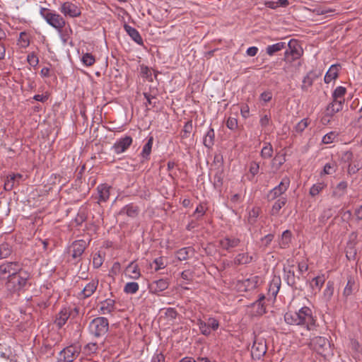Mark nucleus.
Segmentation results:
<instances>
[{
	"instance_id": "1",
	"label": "nucleus",
	"mask_w": 362,
	"mask_h": 362,
	"mask_svg": "<svg viewBox=\"0 0 362 362\" xmlns=\"http://www.w3.org/2000/svg\"><path fill=\"white\" fill-rule=\"evenodd\" d=\"M284 321L288 325L303 326L309 331L316 328V319L312 310L307 306L302 307L298 312L286 313Z\"/></svg>"
},
{
	"instance_id": "2",
	"label": "nucleus",
	"mask_w": 362,
	"mask_h": 362,
	"mask_svg": "<svg viewBox=\"0 0 362 362\" xmlns=\"http://www.w3.org/2000/svg\"><path fill=\"white\" fill-rule=\"evenodd\" d=\"M31 274L21 267L20 271L11 275L5 283L6 288L11 293L25 292L31 286Z\"/></svg>"
},
{
	"instance_id": "3",
	"label": "nucleus",
	"mask_w": 362,
	"mask_h": 362,
	"mask_svg": "<svg viewBox=\"0 0 362 362\" xmlns=\"http://www.w3.org/2000/svg\"><path fill=\"white\" fill-rule=\"evenodd\" d=\"M40 14L49 25L58 31H61L66 25V21L61 15L48 8H41Z\"/></svg>"
},
{
	"instance_id": "4",
	"label": "nucleus",
	"mask_w": 362,
	"mask_h": 362,
	"mask_svg": "<svg viewBox=\"0 0 362 362\" xmlns=\"http://www.w3.org/2000/svg\"><path fill=\"white\" fill-rule=\"evenodd\" d=\"M88 329L90 334L93 336L95 337H103L108 331V320L104 317H95L90 322Z\"/></svg>"
},
{
	"instance_id": "5",
	"label": "nucleus",
	"mask_w": 362,
	"mask_h": 362,
	"mask_svg": "<svg viewBox=\"0 0 362 362\" xmlns=\"http://www.w3.org/2000/svg\"><path fill=\"white\" fill-rule=\"evenodd\" d=\"M284 52V60L292 62L299 59L303 54V49L301 46L294 40H291L288 44Z\"/></svg>"
},
{
	"instance_id": "6",
	"label": "nucleus",
	"mask_w": 362,
	"mask_h": 362,
	"mask_svg": "<svg viewBox=\"0 0 362 362\" xmlns=\"http://www.w3.org/2000/svg\"><path fill=\"white\" fill-rule=\"evenodd\" d=\"M291 180L287 176L282 178L280 183L269 191L267 198L268 201H274L283 195L288 189Z\"/></svg>"
},
{
	"instance_id": "7",
	"label": "nucleus",
	"mask_w": 362,
	"mask_h": 362,
	"mask_svg": "<svg viewBox=\"0 0 362 362\" xmlns=\"http://www.w3.org/2000/svg\"><path fill=\"white\" fill-rule=\"evenodd\" d=\"M22 265L18 262H4L0 264V279H4L7 276V279L11 275L19 272Z\"/></svg>"
},
{
	"instance_id": "8",
	"label": "nucleus",
	"mask_w": 362,
	"mask_h": 362,
	"mask_svg": "<svg viewBox=\"0 0 362 362\" xmlns=\"http://www.w3.org/2000/svg\"><path fill=\"white\" fill-rule=\"evenodd\" d=\"M81 352V346L72 344L62 350L59 353L60 360L64 362H73Z\"/></svg>"
},
{
	"instance_id": "9",
	"label": "nucleus",
	"mask_w": 362,
	"mask_h": 362,
	"mask_svg": "<svg viewBox=\"0 0 362 362\" xmlns=\"http://www.w3.org/2000/svg\"><path fill=\"white\" fill-rule=\"evenodd\" d=\"M267 350L265 340L263 338H255L251 349V355L254 359H260Z\"/></svg>"
},
{
	"instance_id": "10",
	"label": "nucleus",
	"mask_w": 362,
	"mask_h": 362,
	"mask_svg": "<svg viewBox=\"0 0 362 362\" xmlns=\"http://www.w3.org/2000/svg\"><path fill=\"white\" fill-rule=\"evenodd\" d=\"M59 11L65 16H69L70 18H76L80 16L81 14V8L76 4L69 1L62 4Z\"/></svg>"
},
{
	"instance_id": "11",
	"label": "nucleus",
	"mask_w": 362,
	"mask_h": 362,
	"mask_svg": "<svg viewBox=\"0 0 362 362\" xmlns=\"http://www.w3.org/2000/svg\"><path fill=\"white\" fill-rule=\"evenodd\" d=\"M88 246V243L84 240H78L74 241L69 248V252L73 259H80L86 248Z\"/></svg>"
},
{
	"instance_id": "12",
	"label": "nucleus",
	"mask_w": 362,
	"mask_h": 362,
	"mask_svg": "<svg viewBox=\"0 0 362 362\" xmlns=\"http://www.w3.org/2000/svg\"><path fill=\"white\" fill-rule=\"evenodd\" d=\"M133 141L130 136H125L116 141L112 148L116 154H120L125 152L132 145Z\"/></svg>"
},
{
	"instance_id": "13",
	"label": "nucleus",
	"mask_w": 362,
	"mask_h": 362,
	"mask_svg": "<svg viewBox=\"0 0 362 362\" xmlns=\"http://www.w3.org/2000/svg\"><path fill=\"white\" fill-rule=\"evenodd\" d=\"M240 243V240L233 236H226L219 240L220 247L228 252L232 251Z\"/></svg>"
},
{
	"instance_id": "14",
	"label": "nucleus",
	"mask_w": 362,
	"mask_h": 362,
	"mask_svg": "<svg viewBox=\"0 0 362 362\" xmlns=\"http://www.w3.org/2000/svg\"><path fill=\"white\" fill-rule=\"evenodd\" d=\"M344 101V99H340V100L332 99V101L329 103L326 107L325 117H332L336 113L342 110Z\"/></svg>"
},
{
	"instance_id": "15",
	"label": "nucleus",
	"mask_w": 362,
	"mask_h": 362,
	"mask_svg": "<svg viewBox=\"0 0 362 362\" xmlns=\"http://www.w3.org/2000/svg\"><path fill=\"white\" fill-rule=\"evenodd\" d=\"M327 344V340L323 337H315L310 342V348L320 354H323Z\"/></svg>"
},
{
	"instance_id": "16",
	"label": "nucleus",
	"mask_w": 362,
	"mask_h": 362,
	"mask_svg": "<svg viewBox=\"0 0 362 362\" xmlns=\"http://www.w3.org/2000/svg\"><path fill=\"white\" fill-rule=\"evenodd\" d=\"M169 285L170 281L168 279H160L151 282L149 286V289L151 293H158L166 290Z\"/></svg>"
},
{
	"instance_id": "17",
	"label": "nucleus",
	"mask_w": 362,
	"mask_h": 362,
	"mask_svg": "<svg viewBox=\"0 0 362 362\" xmlns=\"http://www.w3.org/2000/svg\"><path fill=\"white\" fill-rule=\"evenodd\" d=\"M98 279H92L90 282L86 284L78 294L81 298H87L90 297L96 291L98 286Z\"/></svg>"
},
{
	"instance_id": "18",
	"label": "nucleus",
	"mask_w": 362,
	"mask_h": 362,
	"mask_svg": "<svg viewBox=\"0 0 362 362\" xmlns=\"http://www.w3.org/2000/svg\"><path fill=\"white\" fill-rule=\"evenodd\" d=\"M111 187L107 184H100L97 187L98 203L106 202L110 195Z\"/></svg>"
},
{
	"instance_id": "19",
	"label": "nucleus",
	"mask_w": 362,
	"mask_h": 362,
	"mask_svg": "<svg viewBox=\"0 0 362 362\" xmlns=\"http://www.w3.org/2000/svg\"><path fill=\"white\" fill-rule=\"evenodd\" d=\"M115 310V300L107 298L100 302L99 313L101 315H110Z\"/></svg>"
},
{
	"instance_id": "20",
	"label": "nucleus",
	"mask_w": 362,
	"mask_h": 362,
	"mask_svg": "<svg viewBox=\"0 0 362 362\" xmlns=\"http://www.w3.org/2000/svg\"><path fill=\"white\" fill-rule=\"evenodd\" d=\"M22 177L23 175L20 173H13L7 176L4 182V189L6 191L12 190L16 185H19V181Z\"/></svg>"
},
{
	"instance_id": "21",
	"label": "nucleus",
	"mask_w": 362,
	"mask_h": 362,
	"mask_svg": "<svg viewBox=\"0 0 362 362\" xmlns=\"http://www.w3.org/2000/svg\"><path fill=\"white\" fill-rule=\"evenodd\" d=\"M124 29L132 38V40H134L136 43L139 45H142L144 44L143 39L136 29L126 23L124 25Z\"/></svg>"
},
{
	"instance_id": "22",
	"label": "nucleus",
	"mask_w": 362,
	"mask_h": 362,
	"mask_svg": "<svg viewBox=\"0 0 362 362\" xmlns=\"http://www.w3.org/2000/svg\"><path fill=\"white\" fill-rule=\"evenodd\" d=\"M71 315V311L69 309L66 308H62L60 312L57 315L56 319H55V324L59 328L62 327L66 322H67L68 319L69 318Z\"/></svg>"
},
{
	"instance_id": "23",
	"label": "nucleus",
	"mask_w": 362,
	"mask_h": 362,
	"mask_svg": "<svg viewBox=\"0 0 362 362\" xmlns=\"http://www.w3.org/2000/svg\"><path fill=\"white\" fill-rule=\"evenodd\" d=\"M284 279L287 284L291 287L296 285V276L293 269V266H288L284 267Z\"/></svg>"
},
{
	"instance_id": "24",
	"label": "nucleus",
	"mask_w": 362,
	"mask_h": 362,
	"mask_svg": "<svg viewBox=\"0 0 362 362\" xmlns=\"http://www.w3.org/2000/svg\"><path fill=\"white\" fill-rule=\"evenodd\" d=\"M341 66L339 64H332L328 71H327L325 78L324 81L325 83H329L332 81L335 80L338 77V73L340 69Z\"/></svg>"
},
{
	"instance_id": "25",
	"label": "nucleus",
	"mask_w": 362,
	"mask_h": 362,
	"mask_svg": "<svg viewBox=\"0 0 362 362\" xmlns=\"http://www.w3.org/2000/svg\"><path fill=\"white\" fill-rule=\"evenodd\" d=\"M139 207L134 205L133 204H129L124 206L119 211V215L126 214L131 218H135L139 214Z\"/></svg>"
},
{
	"instance_id": "26",
	"label": "nucleus",
	"mask_w": 362,
	"mask_h": 362,
	"mask_svg": "<svg viewBox=\"0 0 362 362\" xmlns=\"http://www.w3.org/2000/svg\"><path fill=\"white\" fill-rule=\"evenodd\" d=\"M317 76L312 71L307 74L303 78L301 85V90L303 91H308L309 88L313 86L314 81L316 79Z\"/></svg>"
},
{
	"instance_id": "27",
	"label": "nucleus",
	"mask_w": 362,
	"mask_h": 362,
	"mask_svg": "<svg viewBox=\"0 0 362 362\" xmlns=\"http://www.w3.org/2000/svg\"><path fill=\"white\" fill-rule=\"evenodd\" d=\"M252 259V256L249 255L248 253H239L234 258L233 264L235 266L247 264H250Z\"/></svg>"
},
{
	"instance_id": "28",
	"label": "nucleus",
	"mask_w": 362,
	"mask_h": 362,
	"mask_svg": "<svg viewBox=\"0 0 362 362\" xmlns=\"http://www.w3.org/2000/svg\"><path fill=\"white\" fill-rule=\"evenodd\" d=\"M286 48V43L285 42H279L276 44L268 45L266 48V53L269 56H273L276 52Z\"/></svg>"
},
{
	"instance_id": "29",
	"label": "nucleus",
	"mask_w": 362,
	"mask_h": 362,
	"mask_svg": "<svg viewBox=\"0 0 362 362\" xmlns=\"http://www.w3.org/2000/svg\"><path fill=\"white\" fill-rule=\"evenodd\" d=\"M215 133L213 128L210 127L204 136V145L210 148L214 144Z\"/></svg>"
},
{
	"instance_id": "30",
	"label": "nucleus",
	"mask_w": 362,
	"mask_h": 362,
	"mask_svg": "<svg viewBox=\"0 0 362 362\" xmlns=\"http://www.w3.org/2000/svg\"><path fill=\"white\" fill-rule=\"evenodd\" d=\"M12 252V247L8 243H0V259L8 257Z\"/></svg>"
},
{
	"instance_id": "31",
	"label": "nucleus",
	"mask_w": 362,
	"mask_h": 362,
	"mask_svg": "<svg viewBox=\"0 0 362 362\" xmlns=\"http://www.w3.org/2000/svg\"><path fill=\"white\" fill-rule=\"evenodd\" d=\"M292 234L289 230L283 232L281 238L279 240V245L281 248H287L291 240Z\"/></svg>"
},
{
	"instance_id": "32",
	"label": "nucleus",
	"mask_w": 362,
	"mask_h": 362,
	"mask_svg": "<svg viewBox=\"0 0 362 362\" xmlns=\"http://www.w3.org/2000/svg\"><path fill=\"white\" fill-rule=\"evenodd\" d=\"M334 283L332 281H329L326 284V288L323 291V300L328 303L331 300L333 294H334Z\"/></svg>"
},
{
	"instance_id": "33",
	"label": "nucleus",
	"mask_w": 362,
	"mask_h": 362,
	"mask_svg": "<svg viewBox=\"0 0 362 362\" xmlns=\"http://www.w3.org/2000/svg\"><path fill=\"white\" fill-rule=\"evenodd\" d=\"M287 202V199L286 197H281L278 199L273 204L271 214L272 216H276L279 214L281 209L285 206Z\"/></svg>"
},
{
	"instance_id": "34",
	"label": "nucleus",
	"mask_w": 362,
	"mask_h": 362,
	"mask_svg": "<svg viewBox=\"0 0 362 362\" xmlns=\"http://www.w3.org/2000/svg\"><path fill=\"white\" fill-rule=\"evenodd\" d=\"M153 143V136H150L148 139L147 143L144 146L142 151L141 153V157L145 160L149 159V156L151 152L152 146Z\"/></svg>"
},
{
	"instance_id": "35",
	"label": "nucleus",
	"mask_w": 362,
	"mask_h": 362,
	"mask_svg": "<svg viewBox=\"0 0 362 362\" xmlns=\"http://www.w3.org/2000/svg\"><path fill=\"white\" fill-rule=\"evenodd\" d=\"M348 187V183L346 181L340 182L336 187L335 189L333 192V196L337 197H343Z\"/></svg>"
},
{
	"instance_id": "36",
	"label": "nucleus",
	"mask_w": 362,
	"mask_h": 362,
	"mask_svg": "<svg viewBox=\"0 0 362 362\" xmlns=\"http://www.w3.org/2000/svg\"><path fill=\"white\" fill-rule=\"evenodd\" d=\"M127 272L129 273V277L133 279H137L140 277V270L137 264L131 262L127 267Z\"/></svg>"
},
{
	"instance_id": "37",
	"label": "nucleus",
	"mask_w": 362,
	"mask_h": 362,
	"mask_svg": "<svg viewBox=\"0 0 362 362\" xmlns=\"http://www.w3.org/2000/svg\"><path fill=\"white\" fill-rule=\"evenodd\" d=\"M281 285V280L279 278H274L272 279L271 284L269 287V293L273 296L276 297L279 289Z\"/></svg>"
},
{
	"instance_id": "38",
	"label": "nucleus",
	"mask_w": 362,
	"mask_h": 362,
	"mask_svg": "<svg viewBox=\"0 0 362 362\" xmlns=\"http://www.w3.org/2000/svg\"><path fill=\"white\" fill-rule=\"evenodd\" d=\"M273 147L269 142L264 143V146L261 151V157L264 159L270 158L273 155Z\"/></svg>"
},
{
	"instance_id": "39",
	"label": "nucleus",
	"mask_w": 362,
	"mask_h": 362,
	"mask_svg": "<svg viewBox=\"0 0 362 362\" xmlns=\"http://www.w3.org/2000/svg\"><path fill=\"white\" fill-rule=\"evenodd\" d=\"M264 299L265 296L264 295H260L259 296V298L253 303V305L255 307L257 308V313L259 315H262L265 313V307H264Z\"/></svg>"
},
{
	"instance_id": "40",
	"label": "nucleus",
	"mask_w": 362,
	"mask_h": 362,
	"mask_svg": "<svg viewBox=\"0 0 362 362\" xmlns=\"http://www.w3.org/2000/svg\"><path fill=\"white\" fill-rule=\"evenodd\" d=\"M139 288V286L136 282H128L124 287V292L129 294L136 293Z\"/></svg>"
},
{
	"instance_id": "41",
	"label": "nucleus",
	"mask_w": 362,
	"mask_h": 362,
	"mask_svg": "<svg viewBox=\"0 0 362 362\" xmlns=\"http://www.w3.org/2000/svg\"><path fill=\"white\" fill-rule=\"evenodd\" d=\"M197 325L199 327V331L201 334H202L204 336H209L211 334V329L207 326V324L205 321L199 319L197 322Z\"/></svg>"
},
{
	"instance_id": "42",
	"label": "nucleus",
	"mask_w": 362,
	"mask_h": 362,
	"mask_svg": "<svg viewBox=\"0 0 362 362\" xmlns=\"http://www.w3.org/2000/svg\"><path fill=\"white\" fill-rule=\"evenodd\" d=\"M337 169V165L336 163L334 161H330L325 165L322 174L332 175L336 172Z\"/></svg>"
},
{
	"instance_id": "43",
	"label": "nucleus",
	"mask_w": 362,
	"mask_h": 362,
	"mask_svg": "<svg viewBox=\"0 0 362 362\" xmlns=\"http://www.w3.org/2000/svg\"><path fill=\"white\" fill-rule=\"evenodd\" d=\"M346 89L344 86H337L332 93V99L339 100L344 99V96L346 94Z\"/></svg>"
},
{
	"instance_id": "44",
	"label": "nucleus",
	"mask_w": 362,
	"mask_h": 362,
	"mask_svg": "<svg viewBox=\"0 0 362 362\" xmlns=\"http://www.w3.org/2000/svg\"><path fill=\"white\" fill-rule=\"evenodd\" d=\"M325 187L326 185L324 182L316 183L310 187L309 193L310 196L315 197L319 194Z\"/></svg>"
},
{
	"instance_id": "45",
	"label": "nucleus",
	"mask_w": 362,
	"mask_h": 362,
	"mask_svg": "<svg viewBox=\"0 0 362 362\" xmlns=\"http://www.w3.org/2000/svg\"><path fill=\"white\" fill-rule=\"evenodd\" d=\"M260 209L259 207H253L248 213V222L250 224H254L260 213Z\"/></svg>"
},
{
	"instance_id": "46",
	"label": "nucleus",
	"mask_w": 362,
	"mask_h": 362,
	"mask_svg": "<svg viewBox=\"0 0 362 362\" xmlns=\"http://www.w3.org/2000/svg\"><path fill=\"white\" fill-rule=\"evenodd\" d=\"M192 252V250L191 247L181 248L177 252V257L180 261L186 260L189 257V253Z\"/></svg>"
},
{
	"instance_id": "47",
	"label": "nucleus",
	"mask_w": 362,
	"mask_h": 362,
	"mask_svg": "<svg viewBox=\"0 0 362 362\" xmlns=\"http://www.w3.org/2000/svg\"><path fill=\"white\" fill-rule=\"evenodd\" d=\"M81 61L86 66H90L94 64L95 59L90 53H86L82 56Z\"/></svg>"
},
{
	"instance_id": "48",
	"label": "nucleus",
	"mask_w": 362,
	"mask_h": 362,
	"mask_svg": "<svg viewBox=\"0 0 362 362\" xmlns=\"http://www.w3.org/2000/svg\"><path fill=\"white\" fill-rule=\"evenodd\" d=\"M337 136L338 134L335 132H330L322 137V141L325 144H332L337 138Z\"/></svg>"
},
{
	"instance_id": "49",
	"label": "nucleus",
	"mask_w": 362,
	"mask_h": 362,
	"mask_svg": "<svg viewBox=\"0 0 362 362\" xmlns=\"http://www.w3.org/2000/svg\"><path fill=\"white\" fill-rule=\"evenodd\" d=\"M310 122L308 118L301 119L295 127V131L298 133H302L308 126Z\"/></svg>"
},
{
	"instance_id": "50",
	"label": "nucleus",
	"mask_w": 362,
	"mask_h": 362,
	"mask_svg": "<svg viewBox=\"0 0 362 362\" xmlns=\"http://www.w3.org/2000/svg\"><path fill=\"white\" fill-rule=\"evenodd\" d=\"M141 76L150 81H153L151 70L146 66H141Z\"/></svg>"
},
{
	"instance_id": "51",
	"label": "nucleus",
	"mask_w": 362,
	"mask_h": 362,
	"mask_svg": "<svg viewBox=\"0 0 362 362\" xmlns=\"http://www.w3.org/2000/svg\"><path fill=\"white\" fill-rule=\"evenodd\" d=\"M223 171L222 170L218 171L215 174L214 178V185L216 188L221 187V186L223 185Z\"/></svg>"
},
{
	"instance_id": "52",
	"label": "nucleus",
	"mask_w": 362,
	"mask_h": 362,
	"mask_svg": "<svg viewBox=\"0 0 362 362\" xmlns=\"http://www.w3.org/2000/svg\"><path fill=\"white\" fill-rule=\"evenodd\" d=\"M27 62L30 66L35 68L38 65L39 59L34 52H30L27 56Z\"/></svg>"
},
{
	"instance_id": "53",
	"label": "nucleus",
	"mask_w": 362,
	"mask_h": 362,
	"mask_svg": "<svg viewBox=\"0 0 362 362\" xmlns=\"http://www.w3.org/2000/svg\"><path fill=\"white\" fill-rule=\"evenodd\" d=\"M325 277L323 276H318L313 279L311 286L314 288L315 286L318 290L325 283Z\"/></svg>"
},
{
	"instance_id": "54",
	"label": "nucleus",
	"mask_w": 362,
	"mask_h": 362,
	"mask_svg": "<svg viewBox=\"0 0 362 362\" xmlns=\"http://www.w3.org/2000/svg\"><path fill=\"white\" fill-rule=\"evenodd\" d=\"M259 170V165L258 163L255 161H252L250 165L249 172L251 175V177H249L250 180H252V178L258 174Z\"/></svg>"
},
{
	"instance_id": "55",
	"label": "nucleus",
	"mask_w": 362,
	"mask_h": 362,
	"mask_svg": "<svg viewBox=\"0 0 362 362\" xmlns=\"http://www.w3.org/2000/svg\"><path fill=\"white\" fill-rule=\"evenodd\" d=\"M104 261V258L102 257L100 252L95 253L93 258V265L94 268H99L102 266Z\"/></svg>"
},
{
	"instance_id": "56",
	"label": "nucleus",
	"mask_w": 362,
	"mask_h": 362,
	"mask_svg": "<svg viewBox=\"0 0 362 362\" xmlns=\"http://www.w3.org/2000/svg\"><path fill=\"white\" fill-rule=\"evenodd\" d=\"M207 326L210 328L211 331H216L219 327L218 321L214 317H209L206 321Z\"/></svg>"
},
{
	"instance_id": "57",
	"label": "nucleus",
	"mask_w": 362,
	"mask_h": 362,
	"mask_svg": "<svg viewBox=\"0 0 362 362\" xmlns=\"http://www.w3.org/2000/svg\"><path fill=\"white\" fill-rule=\"evenodd\" d=\"M333 215L332 209L331 208L325 209L320 215L319 220L322 223L326 222Z\"/></svg>"
},
{
	"instance_id": "58",
	"label": "nucleus",
	"mask_w": 362,
	"mask_h": 362,
	"mask_svg": "<svg viewBox=\"0 0 362 362\" xmlns=\"http://www.w3.org/2000/svg\"><path fill=\"white\" fill-rule=\"evenodd\" d=\"M153 264H155V270L158 271L161 269H164L166 266V263L163 257H158L154 259Z\"/></svg>"
},
{
	"instance_id": "59",
	"label": "nucleus",
	"mask_w": 362,
	"mask_h": 362,
	"mask_svg": "<svg viewBox=\"0 0 362 362\" xmlns=\"http://www.w3.org/2000/svg\"><path fill=\"white\" fill-rule=\"evenodd\" d=\"M226 127L230 130H235L238 128V120L235 117H228L226 121Z\"/></svg>"
},
{
	"instance_id": "60",
	"label": "nucleus",
	"mask_w": 362,
	"mask_h": 362,
	"mask_svg": "<svg viewBox=\"0 0 362 362\" xmlns=\"http://www.w3.org/2000/svg\"><path fill=\"white\" fill-rule=\"evenodd\" d=\"M192 129V124L189 122L187 123L184 126V129L182 132L181 136L182 139H186L189 136V133Z\"/></svg>"
},
{
	"instance_id": "61",
	"label": "nucleus",
	"mask_w": 362,
	"mask_h": 362,
	"mask_svg": "<svg viewBox=\"0 0 362 362\" xmlns=\"http://www.w3.org/2000/svg\"><path fill=\"white\" fill-rule=\"evenodd\" d=\"M165 314L167 316V317L169 318L170 320L175 319L177 315V311L175 310V308H167L165 312Z\"/></svg>"
},
{
	"instance_id": "62",
	"label": "nucleus",
	"mask_w": 362,
	"mask_h": 362,
	"mask_svg": "<svg viewBox=\"0 0 362 362\" xmlns=\"http://www.w3.org/2000/svg\"><path fill=\"white\" fill-rule=\"evenodd\" d=\"M274 235L272 233L267 234L261 239V241L264 247H267L270 245L274 239Z\"/></svg>"
},
{
	"instance_id": "63",
	"label": "nucleus",
	"mask_w": 362,
	"mask_h": 362,
	"mask_svg": "<svg viewBox=\"0 0 362 362\" xmlns=\"http://www.w3.org/2000/svg\"><path fill=\"white\" fill-rule=\"evenodd\" d=\"M354 286V282L351 280H349L344 290V295L346 296H349L352 293L353 289L352 287Z\"/></svg>"
},
{
	"instance_id": "64",
	"label": "nucleus",
	"mask_w": 362,
	"mask_h": 362,
	"mask_svg": "<svg viewBox=\"0 0 362 362\" xmlns=\"http://www.w3.org/2000/svg\"><path fill=\"white\" fill-rule=\"evenodd\" d=\"M151 362H165V356L162 353H156L151 359Z\"/></svg>"
}]
</instances>
